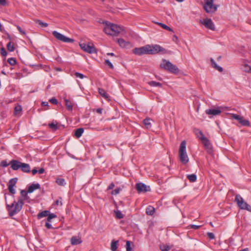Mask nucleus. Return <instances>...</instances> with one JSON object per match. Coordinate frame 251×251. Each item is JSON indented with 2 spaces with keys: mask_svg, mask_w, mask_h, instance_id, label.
<instances>
[{
  "mask_svg": "<svg viewBox=\"0 0 251 251\" xmlns=\"http://www.w3.org/2000/svg\"><path fill=\"white\" fill-rule=\"evenodd\" d=\"M149 85L152 87H161L162 86V84L158 82H156L155 81H151L148 82Z\"/></svg>",
  "mask_w": 251,
  "mask_h": 251,
  "instance_id": "nucleus-30",
  "label": "nucleus"
},
{
  "mask_svg": "<svg viewBox=\"0 0 251 251\" xmlns=\"http://www.w3.org/2000/svg\"><path fill=\"white\" fill-rule=\"evenodd\" d=\"M49 213L50 211L48 210L43 211L38 214L37 217L38 219H41L43 217H46L49 215Z\"/></svg>",
  "mask_w": 251,
  "mask_h": 251,
  "instance_id": "nucleus-28",
  "label": "nucleus"
},
{
  "mask_svg": "<svg viewBox=\"0 0 251 251\" xmlns=\"http://www.w3.org/2000/svg\"><path fill=\"white\" fill-rule=\"evenodd\" d=\"M118 241L113 240L111 243V250L112 251H116L118 248Z\"/></svg>",
  "mask_w": 251,
  "mask_h": 251,
  "instance_id": "nucleus-25",
  "label": "nucleus"
},
{
  "mask_svg": "<svg viewBox=\"0 0 251 251\" xmlns=\"http://www.w3.org/2000/svg\"><path fill=\"white\" fill-rule=\"evenodd\" d=\"M155 24L160 25L162 28H163L164 29H166V30L170 31H173V29L171 28H170V27H169L168 26H167V25H166L163 23H159V22H155Z\"/></svg>",
  "mask_w": 251,
  "mask_h": 251,
  "instance_id": "nucleus-31",
  "label": "nucleus"
},
{
  "mask_svg": "<svg viewBox=\"0 0 251 251\" xmlns=\"http://www.w3.org/2000/svg\"><path fill=\"white\" fill-rule=\"evenodd\" d=\"M136 189L138 193L146 192L150 191V186H147L143 183H137L136 184Z\"/></svg>",
  "mask_w": 251,
  "mask_h": 251,
  "instance_id": "nucleus-13",
  "label": "nucleus"
},
{
  "mask_svg": "<svg viewBox=\"0 0 251 251\" xmlns=\"http://www.w3.org/2000/svg\"><path fill=\"white\" fill-rule=\"evenodd\" d=\"M118 43L121 47H126L129 45L130 43L129 42H126L125 40L122 38L118 39Z\"/></svg>",
  "mask_w": 251,
  "mask_h": 251,
  "instance_id": "nucleus-21",
  "label": "nucleus"
},
{
  "mask_svg": "<svg viewBox=\"0 0 251 251\" xmlns=\"http://www.w3.org/2000/svg\"><path fill=\"white\" fill-rule=\"evenodd\" d=\"M151 121H152V119L150 118H146L144 120L143 124L147 128H150L151 127Z\"/></svg>",
  "mask_w": 251,
  "mask_h": 251,
  "instance_id": "nucleus-23",
  "label": "nucleus"
},
{
  "mask_svg": "<svg viewBox=\"0 0 251 251\" xmlns=\"http://www.w3.org/2000/svg\"><path fill=\"white\" fill-rule=\"evenodd\" d=\"M65 105L68 110H72L73 109V103L71 101L67 99H65Z\"/></svg>",
  "mask_w": 251,
  "mask_h": 251,
  "instance_id": "nucleus-29",
  "label": "nucleus"
},
{
  "mask_svg": "<svg viewBox=\"0 0 251 251\" xmlns=\"http://www.w3.org/2000/svg\"><path fill=\"white\" fill-rule=\"evenodd\" d=\"M84 131V129L83 128H79L75 130V136L78 138H79L82 134Z\"/></svg>",
  "mask_w": 251,
  "mask_h": 251,
  "instance_id": "nucleus-27",
  "label": "nucleus"
},
{
  "mask_svg": "<svg viewBox=\"0 0 251 251\" xmlns=\"http://www.w3.org/2000/svg\"><path fill=\"white\" fill-rule=\"evenodd\" d=\"M99 94L103 97L106 100H110V97L108 94L106 93V91L102 88H99Z\"/></svg>",
  "mask_w": 251,
  "mask_h": 251,
  "instance_id": "nucleus-20",
  "label": "nucleus"
},
{
  "mask_svg": "<svg viewBox=\"0 0 251 251\" xmlns=\"http://www.w3.org/2000/svg\"><path fill=\"white\" fill-rule=\"evenodd\" d=\"M115 214H116V217L118 219H122L124 217V215L119 210L115 211Z\"/></svg>",
  "mask_w": 251,
  "mask_h": 251,
  "instance_id": "nucleus-41",
  "label": "nucleus"
},
{
  "mask_svg": "<svg viewBox=\"0 0 251 251\" xmlns=\"http://www.w3.org/2000/svg\"><path fill=\"white\" fill-rule=\"evenodd\" d=\"M0 4L2 5H5L6 4V0H0Z\"/></svg>",
  "mask_w": 251,
  "mask_h": 251,
  "instance_id": "nucleus-59",
  "label": "nucleus"
},
{
  "mask_svg": "<svg viewBox=\"0 0 251 251\" xmlns=\"http://www.w3.org/2000/svg\"><path fill=\"white\" fill-rule=\"evenodd\" d=\"M148 54H155L161 52L163 53H167V50L158 45H147Z\"/></svg>",
  "mask_w": 251,
  "mask_h": 251,
  "instance_id": "nucleus-5",
  "label": "nucleus"
},
{
  "mask_svg": "<svg viewBox=\"0 0 251 251\" xmlns=\"http://www.w3.org/2000/svg\"><path fill=\"white\" fill-rule=\"evenodd\" d=\"M241 69L245 72L251 73V67L245 62L241 65Z\"/></svg>",
  "mask_w": 251,
  "mask_h": 251,
  "instance_id": "nucleus-19",
  "label": "nucleus"
},
{
  "mask_svg": "<svg viewBox=\"0 0 251 251\" xmlns=\"http://www.w3.org/2000/svg\"><path fill=\"white\" fill-rule=\"evenodd\" d=\"M37 171L39 174H42L44 173L45 170L44 168H40L39 170H37Z\"/></svg>",
  "mask_w": 251,
  "mask_h": 251,
  "instance_id": "nucleus-58",
  "label": "nucleus"
},
{
  "mask_svg": "<svg viewBox=\"0 0 251 251\" xmlns=\"http://www.w3.org/2000/svg\"><path fill=\"white\" fill-rule=\"evenodd\" d=\"M187 177L191 182H194L197 180V176L195 174L189 175L187 176Z\"/></svg>",
  "mask_w": 251,
  "mask_h": 251,
  "instance_id": "nucleus-33",
  "label": "nucleus"
},
{
  "mask_svg": "<svg viewBox=\"0 0 251 251\" xmlns=\"http://www.w3.org/2000/svg\"><path fill=\"white\" fill-rule=\"evenodd\" d=\"M17 181V178H12L9 180L8 185H9V186L12 185L13 187H14L16 184Z\"/></svg>",
  "mask_w": 251,
  "mask_h": 251,
  "instance_id": "nucleus-37",
  "label": "nucleus"
},
{
  "mask_svg": "<svg viewBox=\"0 0 251 251\" xmlns=\"http://www.w3.org/2000/svg\"><path fill=\"white\" fill-rule=\"evenodd\" d=\"M49 126L50 128H51L54 130H55L57 129V123L56 124H54L53 123H50L49 125Z\"/></svg>",
  "mask_w": 251,
  "mask_h": 251,
  "instance_id": "nucleus-46",
  "label": "nucleus"
},
{
  "mask_svg": "<svg viewBox=\"0 0 251 251\" xmlns=\"http://www.w3.org/2000/svg\"><path fill=\"white\" fill-rule=\"evenodd\" d=\"M35 22L37 24H38L40 25H41L42 27H46L48 26V25L46 23H44L42 22L41 21L39 20H35Z\"/></svg>",
  "mask_w": 251,
  "mask_h": 251,
  "instance_id": "nucleus-40",
  "label": "nucleus"
},
{
  "mask_svg": "<svg viewBox=\"0 0 251 251\" xmlns=\"http://www.w3.org/2000/svg\"><path fill=\"white\" fill-rule=\"evenodd\" d=\"M75 75L76 77H79V78H80L81 79H83L85 77V76L82 74H81V73H78V72L75 73Z\"/></svg>",
  "mask_w": 251,
  "mask_h": 251,
  "instance_id": "nucleus-50",
  "label": "nucleus"
},
{
  "mask_svg": "<svg viewBox=\"0 0 251 251\" xmlns=\"http://www.w3.org/2000/svg\"><path fill=\"white\" fill-rule=\"evenodd\" d=\"M160 67L174 74H177L179 73V69L176 66L165 59H162V62L160 64Z\"/></svg>",
  "mask_w": 251,
  "mask_h": 251,
  "instance_id": "nucleus-3",
  "label": "nucleus"
},
{
  "mask_svg": "<svg viewBox=\"0 0 251 251\" xmlns=\"http://www.w3.org/2000/svg\"><path fill=\"white\" fill-rule=\"evenodd\" d=\"M235 201L236 202L240 208L241 209L247 210L251 212V206L247 202L244 201L243 198L239 195H236Z\"/></svg>",
  "mask_w": 251,
  "mask_h": 251,
  "instance_id": "nucleus-6",
  "label": "nucleus"
},
{
  "mask_svg": "<svg viewBox=\"0 0 251 251\" xmlns=\"http://www.w3.org/2000/svg\"><path fill=\"white\" fill-rule=\"evenodd\" d=\"M201 131V130L197 129H196L195 130V134L196 135H197V137H198L199 139H200V137H201V135H200V133H198V131Z\"/></svg>",
  "mask_w": 251,
  "mask_h": 251,
  "instance_id": "nucleus-57",
  "label": "nucleus"
},
{
  "mask_svg": "<svg viewBox=\"0 0 251 251\" xmlns=\"http://www.w3.org/2000/svg\"><path fill=\"white\" fill-rule=\"evenodd\" d=\"M107 55L112 56H115V54L113 53H107Z\"/></svg>",
  "mask_w": 251,
  "mask_h": 251,
  "instance_id": "nucleus-64",
  "label": "nucleus"
},
{
  "mask_svg": "<svg viewBox=\"0 0 251 251\" xmlns=\"http://www.w3.org/2000/svg\"><path fill=\"white\" fill-rule=\"evenodd\" d=\"M0 52L1 55L3 56H6L7 53L4 48H1L0 50Z\"/></svg>",
  "mask_w": 251,
  "mask_h": 251,
  "instance_id": "nucleus-49",
  "label": "nucleus"
},
{
  "mask_svg": "<svg viewBox=\"0 0 251 251\" xmlns=\"http://www.w3.org/2000/svg\"><path fill=\"white\" fill-rule=\"evenodd\" d=\"M186 143L185 141H182L179 149L180 160L181 162L184 164H186L189 161V158L186 151Z\"/></svg>",
  "mask_w": 251,
  "mask_h": 251,
  "instance_id": "nucleus-4",
  "label": "nucleus"
},
{
  "mask_svg": "<svg viewBox=\"0 0 251 251\" xmlns=\"http://www.w3.org/2000/svg\"><path fill=\"white\" fill-rule=\"evenodd\" d=\"M104 63L106 65L108 66L110 69H113L114 68L113 64L109 60H105Z\"/></svg>",
  "mask_w": 251,
  "mask_h": 251,
  "instance_id": "nucleus-45",
  "label": "nucleus"
},
{
  "mask_svg": "<svg viewBox=\"0 0 251 251\" xmlns=\"http://www.w3.org/2000/svg\"><path fill=\"white\" fill-rule=\"evenodd\" d=\"M203 8L207 13H213L217 10V5L213 4V0H204Z\"/></svg>",
  "mask_w": 251,
  "mask_h": 251,
  "instance_id": "nucleus-7",
  "label": "nucleus"
},
{
  "mask_svg": "<svg viewBox=\"0 0 251 251\" xmlns=\"http://www.w3.org/2000/svg\"><path fill=\"white\" fill-rule=\"evenodd\" d=\"M239 123L244 126H249L250 125V122L247 120L244 119L243 117L242 120L240 121Z\"/></svg>",
  "mask_w": 251,
  "mask_h": 251,
  "instance_id": "nucleus-36",
  "label": "nucleus"
},
{
  "mask_svg": "<svg viewBox=\"0 0 251 251\" xmlns=\"http://www.w3.org/2000/svg\"><path fill=\"white\" fill-rule=\"evenodd\" d=\"M201 23L204 25V26L211 30H215V27L211 19L206 18L201 21Z\"/></svg>",
  "mask_w": 251,
  "mask_h": 251,
  "instance_id": "nucleus-11",
  "label": "nucleus"
},
{
  "mask_svg": "<svg viewBox=\"0 0 251 251\" xmlns=\"http://www.w3.org/2000/svg\"><path fill=\"white\" fill-rule=\"evenodd\" d=\"M31 172L33 175H35L38 173L37 170L35 169H33Z\"/></svg>",
  "mask_w": 251,
  "mask_h": 251,
  "instance_id": "nucleus-63",
  "label": "nucleus"
},
{
  "mask_svg": "<svg viewBox=\"0 0 251 251\" xmlns=\"http://www.w3.org/2000/svg\"><path fill=\"white\" fill-rule=\"evenodd\" d=\"M81 49L84 51L89 53H96L97 50L94 45L92 43L85 44L81 43L79 44Z\"/></svg>",
  "mask_w": 251,
  "mask_h": 251,
  "instance_id": "nucleus-10",
  "label": "nucleus"
},
{
  "mask_svg": "<svg viewBox=\"0 0 251 251\" xmlns=\"http://www.w3.org/2000/svg\"><path fill=\"white\" fill-rule=\"evenodd\" d=\"M123 30L122 27L107 22H106V26L103 28V31L106 34L112 36H117Z\"/></svg>",
  "mask_w": 251,
  "mask_h": 251,
  "instance_id": "nucleus-2",
  "label": "nucleus"
},
{
  "mask_svg": "<svg viewBox=\"0 0 251 251\" xmlns=\"http://www.w3.org/2000/svg\"><path fill=\"white\" fill-rule=\"evenodd\" d=\"M189 226L191 228H193L194 229H198L199 228H200L201 226H197V225H190Z\"/></svg>",
  "mask_w": 251,
  "mask_h": 251,
  "instance_id": "nucleus-53",
  "label": "nucleus"
},
{
  "mask_svg": "<svg viewBox=\"0 0 251 251\" xmlns=\"http://www.w3.org/2000/svg\"><path fill=\"white\" fill-rule=\"evenodd\" d=\"M231 118L237 120L239 123L240 121H241V120H242V117H241L239 115H236L235 114H231Z\"/></svg>",
  "mask_w": 251,
  "mask_h": 251,
  "instance_id": "nucleus-39",
  "label": "nucleus"
},
{
  "mask_svg": "<svg viewBox=\"0 0 251 251\" xmlns=\"http://www.w3.org/2000/svg\"><path fill=\"white\" fill-rule=\"evenodd\" d=\"M198 133H200L201 137H200V140L202 142L205 148L208 152H211L212 150V146L210 141L206 137H204L202 131H199Z\"/></svg>",
  "mask_w": 251,
  "mask_h": 251,
  "instance_id": "nucleus-9",
  "label": "nucleus"
},
{
  "mask_svg": "<svg viewBox=\"0 0 251 251\" xmlns=\"http://www.w3.org/2000/svg\"><path fill=\"white\" fill-rule=\"evenodd\" d=\"M21 170L25 173H29L30 171V167L29 164L22 163L20 168Z\"/></svg>",
  "mask_w": 251,
  "mask_h": 251,
  "instance_id": "nucleus-18",
  "label": "nucleus"
},
{
  "mask_svg": "<svg viewBox=\"0 0 251 251\" xmlns=\"http://www.w3.org/2000/svg\"><path fill=\"white\" fill-rule=\"evenodd\" d=\"M9 164H10L11 168L14 171H16L20 169L22 162L17 160H12Z\"/></svg>",
  "mask_w": 251,
  "mask_h": 251,
  "instance_id": "nucleus-14",
  "label": "nucleus"
},
{
  "mask_svg": "<svg viewBox=\"0 0 251 251\" xmlns=\"http://www.w3.org/2000/svg\"><path fill=\"white\" fill-rule=\"evenodd\" d=\"M114 186H115V184H114V183L112 182V183H110V184L109 185V186L108 187L107 190L112 189H113Z\"/></svg>",
  "mask_w": 251,
  "mask_h": 251,
  "instance_id": "nucleus-56",
  "label": "nucleus"
},
{
  "mask_svg": "<svg viewBox=\"0 0 251 251\" xmlns=\"http://www.w3.org/2000/svg\"><path fill=\"white\" fill-rule=\"evenodd\" d=\"M102 108H98L96 109V112L100 114H101L102 113Z\"/></svg>",
  "mask_w": 251,
  "mask_h": 251,
  "instance_id": "nucleus-61",
  "label": "nucleus"
},
{
  "mask_svg": "<svg viewBox=\"0 0 251 251\" xmlns=\"http://www.w3.org/2000/svg\"><path fill=\"white\" fill-rule=\"evenodd\" d=\"M22 108L21 105H17L14 108V115L19 116L21 115Z\"/></svg>",
  "mask_w": 251,
  "mask_h": 251,
  "instance_id": "nucleus-24",
  "label": "nucleus"
},
{
  "mask_svg": "<svg viewBox=\"0 0 251 251\" xmlns=\"http://www.w3.org/2000/svg\"><path fill=\"white\" fill-rule=\"evenodd\" d=\"M130 244L131 242L129 241H127L126 242V251H132V248L130 247Z\"/></svg>",
  "mask_w": 251,
  "mask_h": 251,
  "instance_id": "nucleus-42",
  "label": "nucleus"
},
{
  "mask_svg": "<svg viewBox=\"0 0 251 251\" xmlns=\"http://www.w3.org/2000/svg\"><path fill=\"white\" fill-rule=\"evenodd\" d=\"M146 214L148 215H152L155 212V209L153 207L149 206L146 209Z\"/></svg>",
  "mask_w": 251,
  "mask_h": 251,
  "instance_id": "nucleus-26",
  "label": "nucleus"
},
{
  "mask_svg": "<svg viewBox=\"0 0 251 251\" xmlns=\"http://www.w3.org/2000/svg\"><path fill=\"white\" fill-rule=\"evenodd\" d=\"M20 193L23 198H19L18 201L16 202L14 201L13 202L9 204L7 201L6 197H5L6 207L9 212V215L10 216H13L20 212L24 205L23 201L27 200L29 199L27 195V194L28 193L27 191H26L25 190H22L21 191Z\"/></svg>",
  "mask_w": 251,
  "mask_h": 251,
  "instance_id": "nucleus-1",
  "label": "nucleus"
},
{
  "mask_svg": "<svg viewBox=\"0 0 251 251\" xmlns=\"http://www.w3.org/2000/svg\"><path fill=\"white\" fill-rule=\"evenodd\" d=\"M82 241L81 238L79 236H73L71 238V243L72 245H77L81 244Z\"/></svg>",
  "mask_w": 251,
  "mask_h": 251,
  "instance_id": "nucleus-16",
  "label": "nucleus"
},
{
  "mask_svg": "<svg viewBox=\"0 0 251 251\" xmlns=\"http://www.w3.org/2000/svg\"><path fill=\"white\" fill-rule=\"evenodd\" d=\"M8 189L10 193H11L12 195H14L15 194V193H16L15 190L14 189V187H13L12 185L11 186L8 185Z\"/></svg>",
  "mask_w": 251,
  "mask_h": 251,
  "instance_id": "nucleus-47",
  "label": "nucleus"
},
{
  "mask_svg": "<svg viewBox=\"0 0 251 251\" xmlns=\"http://www.w3.org/2000/svg\"><path fill=\"white\" fill-rule=\"evenodd\" d=\"M40 188V185L39 183H33L28 187L27 192H28V193H32L35 190L39 189Z\"/></svg>",
  "mask_w": 251,
  "mask_h": 251,
  "instance_id": "nucleus-17",
  "label": "nucleus"
},
{
  "mask_svg": "<svg viewBox=\"0 0 251 251\" xmlns=\"http://www.w3.org/2000/svg\"><path fill=\"white\" fill-rule=\"evenodd\" d=\"M55 204L56 205H62V201H59V200H57L56 201H55Z\"/></svg>",
  "mask_w": 251,
  "mask_h": 251,
  "instance_id": "nucleus-60",
  "label": "nucleus"
},
{
  "mask_svg": "<svg viewBox=\"0 0 251 251\" xmlns=\"http://www.w3.org/2000/svg\"><path fill=\"white\" fill-rule=\"evenodd\" d=\"M45 226L48 229H51L53 227H52V226L49 223V222H46L45 224Z\"/></svg>",
  "mask_w": 251,
  "mask_h": 251,
  "instance_id": "nucleus-55",
  "label": "nucleus"
},
{
  "mask_svg": "<svg viewBox=\"0 0 251 251\" xmlns=\"http://www.w3.org/2000/svg\"><path fill=\"white\" fill-rule=\"evenodd\" d=\"M52 35L58 40L64 43H74L75 40L73 39L67 37L64 35L60 33L57 31H52Z\"/></svg>",
  "mask_w": 251,
  "mask_h": 251,
  "instance_id": "nucleus-8",
  "label": "nucleus"
},
{
  "mask_svg": "<svg viewBox=\"0 0 251 251\" xmlns=\"http://www.w3.org/2000/svg\"><path fill=\"white\" fill-rule=\"evenodd\" d=\"M47 216H48V218L47 219V222H50L52 219L56 218L57 217V216L55 214H54V213L50 214V213Z\"/></svg>",
  "mask_w": 251,
  "mask_h": 251,
  "instance_id": "nucleus-38",
  "label": "nucleus"
},
{
  "mask_svg": "<svg viewBox=\"0 0 251 251\" xmlns=\"http://www.w3.org/2000/svg\"><path fill=\"white\" fill-rule=\"evenodd\" d=\"M205 113L207 115L216 116L219 115L221 113V111L219 109H209L206 110Z\"/></svg>",
  "mask_w": 251,
  "mask_h": 251,
  "instance_id": "nucleus-15",
  "label": "nucleus"
},
{
  "mask_svg": "<svg viewBox=\"0 0 251 251\" xmlns=\"http://www.w3.org/2000/svg\"><path fill=\"white\" fill-rule=\"evenodd\" d=\"M17 28L18 29V30H19V31L20 32L21 34H23V35H25V31H24L22 28L21 27L19 26V25H17Z\"/></svg>",
  "mask_w": 251,
  "mask_h": 251,
  "instance_id": "nucleus-54",
  "label": "nucleus"
},
{
  "mask_svg": "<svg viewBox=\"0 0 251 251\" xmlns=\"http://www.w3.org/2000/svg\"><path fill=\"white\" fill-rule=\"evenodd\" d=\"M121 190V189L120 188H117L112 191L111 194L114 195H117L120 193Z\"/></svg>",
  "mask_w": 251,
  "mask_h": 251,
  "instance_id": "nucleus-48",
  "label": "nucleus"
},
{
  "mask_svg": "<svg viewBox=\"0 0 251 251\" xmlns=\"http://www.w3.org/2000/svg\"><path fill=\"white\" fill-rule=\"evenodd\" d=\"M7 49L9 51H13L15 50L14 43L10 41L7 44Z\"/></svg>",
  "mask_w": 251,
  "mask_h": 251,
  "instance_id": "nucleus-32",
  "label": "nucleus"
},
{
  "mask_svg": "<svg viewBox=\"0 0 251 251\" xmlns=\"http://www.w3.org/2000/svg\"><path fill=\"white\" fill-rule=\"evenodd\" d=\"M210 61L212 64V66L213 68L219 71L220 72H222L223 71L222 67L219 66L217 65L216 63L215 62L213 58L210 59Z\"/></svg>",
  "mask_w": 251,
  "mask_h": 251,
  "instance_id": "nucleus-22",
  "label": "nucleus"
},
{
  "mask_svg": "<svg viewBox=\"0 0 251 251\" xmlns=\"http://www.w3.org/2000/svg\"><path fill=\"white\" fill-rule=\"evenodd\" d=\"M133 52L138 55L148 54L147 45L140 48H136L133 50Z\"/></svg>",
  "mask_w": 251,
  "mask_h": 251,
  "instance_id": "nucleus-12",
  "label": "nucleus"
},
{
  "mask_svg": "<svg viewBox=\"0 0 251 251\" xmlns=\"http://www.w3.org/2000/svg\"><path fill=\"white\" fill-rule=\"evenodd\" d=\"M170 249V247L168 245H163L160 247V249L162 251H169Z\"/></svg>",
  "mask_w": 251,
  "mask_h": 251,
  "instance_id": "nucleus-44",
  "label": "nucleus"
},
{
  "mask_svg": "<svg viewBox=\"0 0 251 251\" xmlns=\"http://www.w3.org/2000/svg\"><path fill=\"white\" fill-rule=\"evenodd\" d=\"M56 182L60 186H64L66 184L65 179L63 178H59L56 180Z\"/></svg>",
  "mask_w": 251,
  "mask_h": 251,
  "instance_id": "nucleus-35",
  "label": "nucleus"
},
{
  "mask_svg": "<svg viewBox=\"0 0 251 251\" xmlns=\"http://www.w3.org/2000/svg\"><path fill=\"white\" fill-rule=\"evenodd\" d=\"M49 101L50 102L54 104H56L58 102L57 99L55 98H52L49 100Z\"/></svg>",
  "mask_w": 251,
  "mask_h": 251,
  "instance_id": "nucleus-52",
  "label": "nucleus"
},
{
  "mask_svg": "<svg viewBox=\"0 0 251 251\" xmlns=\"http://www.w3.org/2000/svg\"><path fill=\"white\" fill-rule=\"evenodd\" d=\"M8 63L11 66H14L16 64L17 61L15 58L11 57L8 59Z\"/></svg>",
  "mask_w": 251,
  "mask_h": 251,
  "instance_id": "nucleus-34",
  "label": "nucleus"
},
{
  "mask_svg": "<svg viewBox=\"0 0 251 251\" xmlns=\"http://www.w3.org/2000/svg\"><path fill=\"white\" fill-rule=\"evenodd\" d=\"M9 165H10V164H9V163H8L6 161V160H3L1 161L0 163V166L2 167H6L8 166H9Z\"/></svg>",
  "mask_w": 251,
  "mask_h": 251,
  "instance_id": "nucleus-43",
  "label": "nucleus"
},
{
  "mask_svg": "<svg viewBox=\"0 0 251 251\" xmlns=\"http://www.w3.org/2000/svg\"><path fill=\"white\" fill-rule=\"evenodd\" d=\"M42 105L43 106H49V103H48V102L47 101H43L42 102Z\"/></svg>",
  "mask_w": 251,
  "mask_h": 251,
  "instance_id": "nucleus-62",
  "label": "nucleus"
},
{
  "mask_svg": "<svg viewBox=\"0 0 251 251\" xmlns=\"http://www.w3.org/2000/svg\"><path fill=\"white\" fill-rule=\"evenodd\" d=\"M208 237L210 239L212 240L215 238L214 234L212 232H207V233Z\"/></svg>",
  "mask_w": 251,
  "mask_h": 251,
  "instance_id": "nucleus-51",
  "label": "nucleus"
}]
</instances>
